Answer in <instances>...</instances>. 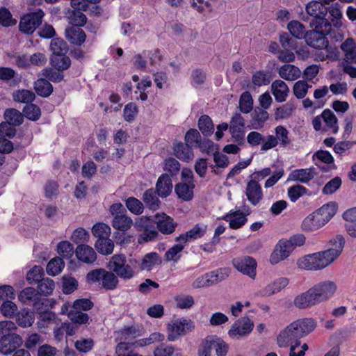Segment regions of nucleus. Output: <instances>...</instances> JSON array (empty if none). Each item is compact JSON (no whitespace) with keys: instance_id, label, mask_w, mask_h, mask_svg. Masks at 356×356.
I'll return each mask as SVG.
<instances>
[{"instance_id":"obj_1","label":"nucleus","mask_w":356,"mask_h":356,"mask_svg":"<svg viewBox=\"0 0 356 356\" xmlns=\"http://www.w3.org/2000/svg\"><path fill=\"white\" fill-rule=\"evenodd\" d=\"M15 323L11 321H0V353L10 354L23 344L22 337L13 332L17 330Z\"/></svg>"},{"instance_id":"obj_2","label":"nucleus","mask_w":356,"mask_h":356,"mask_svg":"<svg viewBox=\"0 0 356 356\" xmlns=\"http://www.w3.org/2000/svg\"><path fill=\"white\" fill-rule=\"evenodd\" d=\"M106 268L124 280H131L135 275L134 268L127 263V257L124 254L113 255L107 263Z\"/></svg>"},{"instance_id":"obj_3","label":"nucleus","mask_w":356,"mask_h":356,"mask_svg":"<svg viewBox=\"0 0 356 356\" xmlns=\"http://www.w3.org/2000/svg\"><path fill=\"white\" fill-rule=\"evenodd\" d=\"M86 280L93 283L102 281V288L107 291L115 289L119 283L118 277L113 271L104 268L90 270L86 275Z\"/></svg>"},{"instance_id":"obj_4","label":"nucleus","mask_w":356,"mask_h":356,"mask_svg":"<svg viewBox=\"0 0 356 356\" xmlns=\"http://www.w3.org/2000/svg\"><path fill=\"white\" fill-rule=\"evenodd\" d=\"M44 16V13L41 8L25 14L20 19L19 31L28 35H32L35 30L42 24Z\"/></svg>"},{"instance_id":"obj_5","label":"nucleus","mask_w":356,"mask_h":356,"mask_svg":"<svg viewBox=\"0 0 356 356\" xmlns=\"http://www.w3.org/2000/svg\"><path fill=\"white\" fill-rule=\"evenodd\" d=\"M195 328L193 321L186 318H178L168 324V339L169 341L176 340L179 336L185 335L187 332H192Z\"/></svg>"},{"instance_id":"obj_6","label":"nucleus","mask_w":356,"mask_h":356,"mask_svg":"<svg viewBox=\"0 0 356 356\" xmlns=\"http://www.w3.org/2000/svg\"><path fill=\"white\" fill-rule=\"evenodd\" d=\"M254 328V323L248 316L237 319L228 331L229 336L232 339H241L249 335Z\"/></svg>"},{"instance_id":"obj_7","label":"nucleus","mask_w":356,"mask_h":356,"mask_svg":"<svg viewBox=\"0 0 356 356\" xmlns=\"http://www.w3.org/2000/svg\"><path fill=\"white\" fill-rule=\"evenodd\" d=\"M302 337V332L294 321L280 332L277 337V343L279 347L285 348L289 346L293 339Z\"/></svg>"},{"instance_id":"obj_8","label":"nucleus","mask_w":356,"mask_h":356,"mask_svg":"<svg viewBox=\"0 0 356 356\" xmlns=\"http://www.w3.org/2000/svg\"><path fill=\"white\" fill-rule=\"evenodd\" d=\"M305 36V42L308 46L316 49H327L330 52L329 41L326 38V33L323 31H320L314 28L306 31Z\"/></svg>"},{"instance_id":"obj_9","label":"nucleus","mask_w":356,"mask_h":356,"mask_svg":"<svg viewBox=\"0 0 356 356\" xmlns=\"http://www.w3.org/2000/svg\"><path fill=\"white\" fill-rule=\"evenodd\" d=\"M234 268L243 275L254 279L256 276L257 261L250 256L234 258L232 260Z\"/></svg>"},{"instance_id":"obj_10","label":"nucleus","mask_w":356,"mask_h":356,"mask_svg":"<svg viewBox=\"0 0 356 356\" xmlns=\"http://www.w3.org/2000/svg\"><path fill=\"white\" fill-rule=\"evenodd\" d=\"M295 307L300 309L310 308L320 304L316 293L312 287L295 297L293 300Z\"/></svg>"},{"instance_id":"obj_11","label":"nucleus","mask_w":356,"mask_h":356,"mask_svg":"<svg viewBox=\"0 0 356 356\" xmlns=\"http://www.w3.org/2000/svg\"><path fill=\"white\" fill-rule=\"evenodd\" d=\"M320 303L330 299L336 292L337 285L332 281L321 282L312 286Z\"/></svg>"},{"instance_id":"obj_12","label":"nucleus","mask_w":356,"mask_h":356,"mask_svg":"<svg viewBox=\"0 0 356 356\" xmlns=\"http://www.w3.org/2000/svg\"><path fill=\"white\" fill-rule=\"evenodd\" d=\"M345 238L341 234H337L328 242L329 248L324 250L327 257L333 262L342 253L344 245Z\"/></svg>"},{"instance_id":"obj_13","label":"nucleus","mask_w":356,"mask_h":356,"mask_svg":"<svg viewBox=\"0 0 356 356\" xmlns=\"http://www.w3.org/2000/svg\"><path fill=\"white\" fill-rule=\"evenodd\" d=\"M156 218V227L163 234L168 235L173 233L177 226V222L174 219L163 213L161 215L157 213L154 216Z\"/></svg>"},{"instance_id":"obj_14","label":"nucleus","mask_w":356,"mask_h":356,"mask_svg":"<svg viewBox=\"0 0 356 356\" xmlns=\"http://www.w3.org/2000/svg\"><path fill=\"white\" fill-rule=\"evenodd\" d=\"M245 194L248 201L254 206L258 204L264 196L261 186L257 180L248 181Z\"/></svg>"},{"instance_id":"obj_15","label":"nucleus","mask_w":356,"mask_h":356,"mask_svg":"<svg viewBox=\"0 0 356 356\" xmlns=\"http://www.w3.org/2000/svg\"><path fill=\"white\" fill-rule=\"evenodd\" d=\"M172 182L169 174H162L156 183V191L157 195L165 198L169 196L172 191Z\"/></svg>"},{"instance_id":"obj_16","label":"nucleus","mask_w":356,"mask_h":356,"mask_svg":"<svg viewBox=\"0 0 356 356\" xmlns=\"http://www.w3.org/2000/svg\"><path fill=\"white\" fill-rule=\"evenodd\" d=\"M77 259L86 264H92L97 259L93 248L86 244H79L75 250Z\"/></svg>"},{"instance_id":"obj_17","label":"nucleus","mask_w":356,"mask_h":356,"mask_svg":"<svg viewBox=\"0 0 356 356\" xmlns=\"http://www.w3.org/2000/svg\"><path fill=\"white\" fill-rule=\"evenodd\" d=\"M66 39L72 44L81 46L86 39V34L80 27L70 26L65 29Z\"/></svg>"},{"instance_id":"obj_18","label":"nucleus","mask_w":356,"mask_h":356,"mask_svg":"<svg viewBox=\"0 0 356 356\" xmlns=\"http://www.w3.org/2000/svg\"><path fill=\"white\" fill-rule=\"evenodd\" d=\"M271 91L276 102H283L288 96L289 88L284 81L277 79L272 83Z\"/></svg>"},{"instance_id":"obj_19","label":"nucleus","mask_w":356,"mask_h":356,"mask_svg":"<svg viewBox=\"0 0 356 356\" xmlns=\"http://www.w3.org/2000/svg\"><path fill=\"white\" fill-rule=\"evenodd\" d=\"M327 4L322 0H314L307 4L306 11L313 18H317L323 15H327L328 13V7L325 6Z\"/></svg>"},{"instance_id":"obj_20","label":"nucleus","mask_w":356,"mask_h":356,"mask_svg":"<svg viewBox=\"0 0 356 356\" xmlns=\"http://www.w3.org/2000/svg\"><path fill=\"white\" fill-rule=\"evenodd\" d=\"M337 210V203L336 202H330L316 209V213L323 216L324 219H323L321 222L323 226H324L334 216Z\"/></svg>"},{"instance_id":"obj_21","label":"nucleus","mask_w":356,"mask_h":356,"mask_svg":"<svg viewBox=\"0 0 356 356\" xmlns=\"http://www.w3.org/2000/svg\"><path fill=\"white\" fill-rule=\"evenodd\" d=\"M50 64L57 71L63 72L70 68L71 60L66 54H52L50 58Z\"/></svg>"},{"instance_id":"obj_22","label":"nucleus","mask_w":356,"mask_h":356,"mask_svg":"<svg viewBox=\"0 0 356 356\" xmlns=\"http://www.w3.org/2000/svg\"><path fill=\"white\" fill-rule=\"evenodd\" d=\"M34 90L38 96L47 98L52 94L54 87L47 79L40 78L34 82Z\"/></svg>"},{"instance_id":"obj_23","label":"nucleus","mask_w":356,"mask_h":356,"mask_svg":"<svg viewBox=\"0 0 356 356\" xmlns=\"http://www.w3.org/2000/svg\"><path fill=\"white\" fill-rule=\"evenodd\" d=\"M195 184L177 183L175 186V192L179 199L184 201H191L194 196Z\"/></svg>"},{"instance_id":"obj_24","label":"nucleus","mask_w":356,"mask_h":356,"mask_svg":"<svg viewBox=\"0 0 356 356\" xmlns=\"http://www.w3.org/2000/svg\"><path fill=\"white\" fill-rule=\"evenodd\" d=\"M3 118L7 122L13 126H20L24 122V113H21L16 108H8L4 111Z\"/></svg>"},{"instance_id":"obj_25","label":"nucleus","mask_w":356,"mask_h":356,"mask_svg":"<svg viewBox=\"0 0 356 356\" xmlns=\"http://www.w3.org/2000/svg\"><path fill=\"white\" fill-rule=\"evenodd\" d=\"M288 284L289 280L286 277H280L275 280L273 283L267 285L260 293L263 296H270L280 292L282 289L285 288Z\"/></svg>"},{"instance_id":"obj_26","label":"nucleus","mask_w":356,"mask_h":356,"mask_svg":"<svg viewBox=\"0 0 356 356\" xmlns=\"http://www.w3.org/2000/svg\"><path fill=\"white\" fill-rule=\"evenodd\" d=\"M173 149L176 157L182 161L188 162L193 156L192 147L182 142L174 144Z\"/></svg>"},{"instance_id":"obj_27","label":"nucleus","mask_w":356,"mask_h":356,"mask_svg":"<svg viewBox=\"0 0 356 356\" xmlns=\"http://www.w3.org/2000/svg\"><path fill=\"white\" fill-rule=\"evenodd\" d=\"M156 195L157 192L154 188L147 189L143 193V200L150 210L156 211L159 209L161 201Z\"/></svg>"},{"instance_id":"obj_28","label":"nucleus","mask_w":356,"mask_h":356,"mask_svg":"<svg viewBox=\"0 0 356 356\" xmlns=\"http://www.w3.org/2000/svg\"><path fill=\"white\" fill-rule=\"evenodd\" d=\"M95 248L98 253L108 255L113 253L114 243L109 237H101L96 241Z\"/></svg>"},{"instance_id":"obj_29","label":"nucleus","mask_w":356,"mask_h":356,"mask_svg":"<svg viewBox=\"0 0 356 356\" xmlns=\"http://www.w3.org/2000/svg\"><path fill=\"white\" fill-rule=\"evenodd\" d=\"M230 270L227 268H220L215 270L206 273V277L209 279L210 286L216 284L225 280L229 275Z\"/></svg>"},{"instance_id":"obj_30","label":"nucleus","mask_w":356,"mask_h":356,"mask_svg":"<svg viewBox=\"0 0 356 356\" xmlns=\"http://www.w3.org/2000/svg\"><path fill=\"white\" fill-rule=\"evenodd\" d=\"M162 263V260L157 252H152L146 254L142 259V261L140 264V270H151L152 267L155 265H160Z\"/></svg>"},{"instance_id":"obj_31","label":"nucleus","mask_w":356,"mask_h":356,"mask_svg":"<svg viewBox=\"0 0 356 356\" xmlns=\"http://www.w3.org/2000/svg\"><path fill=\"white\" fill-rule=\"evenodd\" d=\"M197 126L203 136L208 137L214 131V124L211 118L207 115H202L198 120Z\"/></svg>"},{"instance_id":"obj_32","label":"nucleus","mask_w":356,"mask_h":356,"mask_svg":"<svg viewBox=\"0 0 356 356\" xmlns=\"http://www.w3.org/2000/svg\"><path fill=\"white\" fill-rule=\"evenodd\" d=\"M132 224V219L124 214L115 215L112 222L113 228L120 232H126Z\"/></svg>"},{"instance_id":"obj_33","label":"nucleus","mask_w":356,"mask_h":356,"mask_svg":"<svg viewBox=\"0 0 356 356\" xmlns=\"http://www.w3.org/2000/svg\"><path fill=\"white\" fill-rule=\"evenodd\" d=\"M310 255L312 256V260L314 261V265L315 266V270L323 269L332 263L329 257H327L324 250L310 254Z\"/></svg>"},{"instance_id":"obj_34","label":"nucleus","mask_w":356,"mask_h":356,"mask_svg":"<svg viewBox=\"0 0 356 356\" xmlns=\"http://www.w3.org/2000/svg\"><path fill=\"white\" fill-rule=\"evenodd\" d=\"M216 335H208L202 340L198 349V356H211V351L215 349V339Z\"/></svg>"},{"instance_id":"obj_35","label":"nucleus","mask_w":356,"mask_h":356,"mask_svg":"<svg viewBox=\"0 0 356 356\" xmlns=\"http://www.w3.org/2000/svg\"><path fill=\"white\" fill-rule=\"evenodd\" d=\"M65 267L63 259L60 257H56L51 259L46 267V271L51 276L58 275Z\"/></svg>"},{"instance_id":"obj_36","label":"nucleus","mask_w":356,"mask_h":356,"mask_svg":"<svg viewBox=\"0 0 356 356\" xmlns=\"http://www.w3.org/2000/svg\"><path fill=\"white\" fill-rule=\"evenodd\" d=\"M296 322L302 330L303 337L312 332L317 326V322L313 318H303L296 320Z\"/></svg>"},{"instance_id":"obj_37","label":"nucleus","mask_w":356,"mask_h":356,"mask_svg":"<svg viewBox=\"0 0 356 356\" xmlns=\"http://www.w3.org/2000/svg\"><path fill=\"white\" fill-rule=\"evenodd\" d=\"M13 97L15 102L29 104L33 102L35 99V95L29 90L22 89L16 90L13 93Z\"/></svg>"},{"instance_id":"obj_38","label":"nucleus","mask_w":356,"mask_h":356,"mask_svg":"<svg viewBox=\"0 0 356 356\" xmlns=\"http://www.w3.org/2000/svg\"><path fill=\"white\" fill-rule=\"evenodd\" d=\"M289 33L296 39H302L305 38L306 31L305 26L298 21L293 20L287 25Z\"/></svg>"},{"instance_id":"obj_39","label":"nucleus","mask_w":356,"mask_h":356,"mask_svg":"<svg viewBox=\"0 0 356 356\" xmlns=\"http://www.w3.org/2000/svg\"><path fill=\"white\" fill-rule=\"evenodd\" d=\"M44 269L35 265L27 272L26 278L29 284H38L44 278Z\"/></svg>"},{"instance_id":"obj_40","label":"nucleus","mask_w":356,"mask_h":356,"mask_svg":"<svg viewBox=\"0 0 356 356\" xmlns=\"http://www.w3.org/2000/svg\"><path fill=\"white\" fill-rule=\"evenodd\" d=\"M61 280L63 284L62 291L64 294H71L77 289L79 283L74 277L70 275H64L62 276Z\"/></svg>"},{"instance_id":"obj_41","label":"nucleus","mask_w":356,"mask_h":356,"mask_svg":"<svg viewBox=\"0 0 356 356\" xmlns=\"http://www.w3.org/2000/svg\"><path fill=\"white\" fill-rule=\"evenodd\" d=\"M326 16L323 15L317 18H313L310 22V26H314L317 30L323 31L327 35L330 33L332 26L330 21L326 19Z\"/></svg>"},{"instance_id":"obj_42","label":"nucleus","mask_w":356,"mask_h":356,"mask_svg":"<svg viewBox=\"0 0 356 356\" xmlns=\"http://www.w3.org/2000/svg\"><path fill=\"white\" fill-rule=\"evenodd\" d=\"M54 281L49 277L43 278L37 286V292L40 296H48L51 295L54 289Z\"/></svg>"},{"instance_id":"obj_43","label":"nucleus","mask_w":356,"mask_h":356,"mask_svg":"<svg viewBox=\"0 0 356 356\" xmlns=\"http://www.w3.org/2000/svg\"><path fill=\"white\" fill-rule=\"evenodd\" d=\"M291 179L293 181H298L301 183H307L311 181L314 175L311 169H299L293 170L291 175Z\"/></svg>"},{"instance_id":"obj_44","label":"nucleus","mask_w":356,"mask_h":356,"mask_svg":"<svg viewBox=\"0 0 356 356\" xmlns=\"http://www.w3.org/2000/svg\"><path fill=\"white\" fill-rule=\"evenodd\" d=\"M16 321L18 325L22 327L31 326L34 321L33 312L28 309H23L21 312L17 314Z\"/></svg>"},{"instance_id":"obj_45","label":"nucleus","mask_w":356,"mask_h":356,"mask_svg":"<svg viewBox=\"0 0 356 356\" xmlns=\"http://www.w3.org/2000/svg\"><path fill=\"white\" fill-rule=\"evenodd\" d=\"M323 227L319 220L316 221L314 215L309 214L302 222L301 229L304 232H314Z\"/></svg>"},{"instance_id":"obj_46","label":"nucleus","mask_w":356,"mask_h":356,"mask_svg":"<svg viewBox=\"0 0 356 356\" xmlns=\"http://www.w3.org/2000/svg\"><path fill=\"white\" fill-rule=\"evenodd\" d=\"M22 111L24 117L31 121H37L41 116L40 108L33 103L26 104Z\"/></svg>"},{"instance_id":"obj_47","label":"nucleus","mask_w":356,"mask_h":356,"mask_svg":"<svg viewBox=\"0 0 356 356\" xmlns=\"http://www.w3.org/2000/svg\"><path fill=\"white\" fill-rule=\"evenodd\" d=\"M253 108V99L250 92H243L239 99V108L243 113H250Z\"/></svg>"},{"instance_id":"obj_48","label":"nucleus","mask_w":356,"mask_h":356,"mask_svg":"<svg viewBox=\"0 0 356 356\" xmlns=\"http://www.w3.org/2000/svg\"><path fill=\"white\" fill-rule=\"evenodd\" d=\"M233 217L229 219V227L232 229H237L243 226L248 221L247 217L241 211H231Z\"/></svg>"},{"instance_id":"obj_49","label":"nucleus","mask_w":356,"mask_h":356,"mask_svg":"<svg viewBox=\"0 0 356 356\" xmlns=\"http://www.w3.org/2000/svg\"><path fill=\"white\" fill-rule=\"evenodd\" d=\"M184 245L177 243L168 249L165 253V260L166 261L177 262L180 259L181 255V252L184 250Z\"/></svg>"},{"instance_id":"obj_50","label":"nucleus","mask_w":356,"mask_h":356,"mask_svg":"<svg viewBox=\"0 0 356 356\" xmlns=\"http://www.w3.org/2000/svg\"><path fill=\"white\" fill-rule=\"evenodd\" d=\"M272 79L271 74L263 70L257 71L252 76V81L257 86H266Z\"/></svg>"},{"instance_id":"obj_51","label":"nucleus","mask_w":356,"mask_h":356,"mask_svg":"<svg viewBox=\"0 0 356 356\" xmlns=\"http://www.w3.org/2000/svg\"><path fill=\"white\" fill-rule=\"evenodd\" d=\"M50 49L52 51V54H64L67 53L68 45L63 39L54 38L51 41Z\"/></svg>"},{"instance_id":"obj_52","label":"nucleus","mask_w":356,"mask_h":356,"mask_svg":"<svg viewBox=\"0 0 356 356\" xmlns=\"http://www.w3.org/2000/svg\"><path fill=\"white\" fill-rule=\"evenodd\" d=\"M309 193V190L300 184L293 185L288 189V196L292 202H296L305 194Z\"/></svg>"},{"instance_id":"obj_53","label":"nucleus","mask_w":356,"mask_h":356,"mask_svg":"<svg viewBox=\"0 0 356 356\" xmlns=\"http://www.w3.org/2000/svg\"><path fill=\"white\" fill-rule=\"evenodd\" d=\"M295 108L293 103L288 102L280 107H277L275 113V119L283 120L289 118L293 109Z\"/></svg>"},{"instance_id":"obj_54","label":"nucleus","mask_w":356,"mask_h":356,"mask_svg":"<svg viewBox=\"0 0 356 356\" xmlns=\"http://www.w3.org/2000/svg\"><path fill=\"white\" fill-rule=\"evenodd\" d=\"M280 42L284 49H291L296 50L298 47L296 38H293L289 33L283 32L280 35Z\"/></svg>"},{"instance_id":"obj_55","label":"nucleus","mask_w":356,"mask_h":356,"mask_svg":"<svg viewBox=\"0 0 356 356\" xmlns=\"http://www.w3.org/2000/svg\"><path fill=\"white\" fill-rule=\"evenodd\" d=\"M82 10H72L69 19L72 26L81 27L86 24V15L81 12Z\"/></svg>"},{"instance_id":"obj_56","label":"nucleus","mask_w":356,"mask_h":356,"mask_svg":"<svg viewBox=\"0 0 356 356\" xmlns=\"http://www.w3.org/2000/svg\"><path fill=\"white\" fill-rule=\"evenodd\" d=\"M313 159H317L322 163L327 165H332V168L334 170L337 169V166L334 164V157L330 152L327 150L320 149L316 151L313 155Z\"/></svg>"},{"instance_id":"obj_57","label":"nucleus","mask_w":356,"mask_h":356,"mask_svg":"<svg viewBox=\"0 0 356 356\" xmlns=\"http://www.w3.org/2000/svg\"><path fill=\"white\" fill-rule=\"evenodd\" d=\"M92 233L97 238L101 237H109L111 234V227L104 222H97L92 228Z\"/></svg>"},{"instance_id":"obj_58","label":"nucleus","mask_w":356,"mask_h":356,"mask_svg":"<svg viewBox=\"0 0 356 356\" xmlns=\"http://www.w3.org/2000/svg\"><path fill=\"white\" fill-rule=\"evenodd\" d=\"M17 24V20L13 18L10 10L6 7L0 8V24L4 27H9Z\"/></svg>"},{"instance_id":"obj_59","label":"nucleus","mask_w":356,"mask_h":356,"mask_svg":"<svg viewBox=\"0 0 356 356\" xmlns=\"http://www.w3.org/2000/svg\"><path fill=\"white\" fill-rule=\"evenodd\" d=\"M341 184V179L339 177H335L325 184L322 189V193L324 195H332L340 188Z\"/></svg>"},{"instance_id":"obj_60","label":"nucleus","mask_w":356,"mask_h":356,"mask_svg":"<svg viewBox=\"0 0 356 356\" xmlns=\"http://www.w3.org/2000/svg\"><path fill=\"white\" fill-rule=\"evenodd\" d=\"M126 207L131 213L136 215L141 214L144 209L143 203L134 197H129L126 200Z\"/></svg>"},{"instance_id":"obj_61","label":"nucleus","mask_w":356,"mask_h":356,"mask_svg":"<svg viewBox=\"0 0 356 356\" xmlns=\"http://www.w3.org/2000/svg\"><path fill=\"white\" fill-rule=\"evenodd\" d=\"M57 252L60 255L66 259H70L74 254V248L72 243L67 241H63L58 243L57 245Z\"/></svg>"},{"instance_id":"obj_62","label":"nucleus","mask_w":356,"mask_h":356,"mask_svg":"<svg viewBox=\"0 0 356 356\" xmlns=\"http://www.w3.org/2000/svg\"><path fill=\"white\" fill-rule=\"evenodd\" d=\"M312 87L306 81L300 80L295 83L293 88V92L298 99H302L308 92V88Z\"/></svg>"},{"instance_id":"obj_63","label":"nucleus","mask_w":356,"mask_h":356,"mask_svg":"<svg viewBox=\"0 0 356 356\" xmlns=\"http://www.w3.org/2000/svg\"><path fill=\"white\" fill-rule=\"evenodd\" d=\"M202 139L200 133L196 129H188L184 136V140L187 145L192 146L195 144L196 146L199 144Z\"/></svg>"},{"instance_id":"obj_64","label":"nucleus","mask_w":356,"mask_h":356,"mask_svg":"<svg viewBox=\"0 0 356 356\" xmlns=\"http://www.w3.org/2000/svg\"><path fill=\"white\" fill-rule=\"evenodd\" d=\"M0 309L2 314L6 317L12 318L18 313L17 305L11 300L3 301Z\"/></svg>"}]
</instances>
